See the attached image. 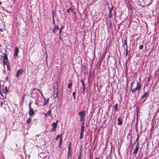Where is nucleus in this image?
<instances>
[{
  "label": "nucleus",
  "mask_w": 159,
  "mask_h": 159,
  "mask_svg": "<svg viewBox=\"0 0 159 159\" xmlns=\"http://www.w3.org/2000/svg\"><path fill=\"white\" fill-rule=\"evenodd\" d=\"M59 138H60V136L59 135H57L55 138V140L57 141Z\"/></svg>",
  "instance_id": "35"
},
{
  "label": "nucleus",
  "mask_w": 159,
  "mask_h": 159,
  "mask_svg": "<svg viewBox=\"0 0 159 159\" xmlns=\"http://www.w3.org/2000/svg\"><path fill=\"white\" fill-rule=\"evenodd\" d=\"M23 72V69H20L18 70L16 73V76L17 78H18L20 76V75Z\"/></svg>",
  "instance_id": "2"
},
{
  "label": "nucleus",
  "mask_w": 159,
  "mask_h": 159,
  "mask_svg": "<svg viewBox=\"0 0 159 159\" xmlns=\"http://www.w3.org/2000/svg\"><path fill=\"white\" fill-rule=\"evenodd\" d=\"M76 90L75 89V92H74L72 93V95L74 98V99H75V93L76 92Z\"/></svg>",
  "instance_id": "25"
},
{
  "label": "nucleus",
  "mask_w": 159,
  "mask_h": 159,
  "mask_svg": "<svg viewBox=\"0 0 159 159\" xmlns=\"http://www.w3.org/2000/svg\"><path fill=\"white\" fill-rule=\"evenodd\" d=\"M84 118V117H80V121H82Z\"/></svg>",
  "instance_id": "48"
},
{
  "label": "nucleus",
  "mask_w": 159,
  "mask_h": 159,
  "mask_svg": "<svg viewBox=\"0 0 159 159\" xmlns=\"http://www.w3.org/2000/svg\"><path fill=\"white\" fill-rule=\"evenodd\" d=\"M80 81L82 83V85L83 86H85V84L84 83L83 80L82 79H81V80H80Z\"/></svg>",
  "instance_id": "34"
},
{
  "label": "nucleus",
  "mask_w": 159,
  "mask_h": 159,
  "mask_svg": "<svg viewBox=\"0 0 159 159\" xmlns=\"http://www.w3.org/2000/svg\"><path fill=\"white\" fill-rule=\"evenodd\" d=\"M72 83L71 82L69 83L68 84V88H70L72 86Z\"/></svg>",
  "instance_id": "26"
},
{
  "label": "nucleus",
  "mask_w": 159,
  "mask_h": 159,
  "mask_svg": "<svg viewBox=\"0 0 159 159\" xmlns=\"http://www.w3.org/2000/svg\"><path fill=\"white\" fill-rule=\"evenodd\" d=\"M71 145V142L69 143V146H70Z\"/></svg>",
  "instance_id": "56"
},
{
  "label": "nucleus",
  "mask_w": 159,
  "mask_h": 159,
  "mask_svg": "<svg viewBox=\"0 0 159 159\" xmlns=\"http://www.w3.org/2000/svg\"><path fill=\"white\" fill-rule=\"evenodd\" d=\"M36 89V88H34L33 89V91H34V90Z\"/></svg>",
  "instance_id": "59"
},
{
  "label": "nucleus",
  "mask_w": 159,
  "mask_h": 159,
  "mask_svg": "<svg viewBox=\"0 0 159 159\" xmlns=\"http://www.w3.org/2000/svg\"><path fill=\"white\" fill-rule=\"evenodd\" d=\"M4 57L3 58V61H6L7 63L9 62H8V59L7 56L6 54H3Z\"/></svg>",
  "instance_id": "11"
},
{
  "label": "nucleus",
  "mask_w": 159,
  "mask_h": 159,
  "mask_svg": "<svg viewBox=\"0 0 159 159\" xmlns=\"http://www.w3.org/2000/svg\"><path fill=\"white\" fill-rule=\"evenodd\" d=\"M82 152V150L81 149H80V152H79V156H81Z\"/></svg>",
  "instance_id": "39"
},
{
  "label": "nucleus",
  "mask_w": 159,
  "mask_h": 159,
  "mask_svg": "<svg viewBox=\"0 0 159 159\" xmlns=\"http://www.w3.org/2000/svg\"><path fill=\"white\" fill-rule=\"evenodd\" d=\"M108 8L109 10V12H112V11L113 8V6H112L111 8H110L109 7H108Z\"/></svg>",
  "instance_id": "27"
},
{
  "label": "nucleus",
  "mask_w": 159,
  "mask_h": 159,
  "mask_svg": "<svg viewBox=\"0 0 159 159\" xmlns=\"http://www.w3.org/2000/svg\"><path fill=\"white\" fill-rule=\"evenodd\" d=\"M78 159H81V156H79Z\"/></svg>",
  "instance_id": "55"
},
{
  "label": "nucleus",
  "mask_w": 159,
  "mask_h": 159,
  "mask_svg": "<svg viewBox=\"0 0 159 159\" xmlns=\"http://www.w3.org/2000/svg\"><path fill=\"white\" fill-rule=\"evenodd\" d=\"M51 126H52V130H51V132L55 131H56V129L57 127L56 124V123H52L51 125Z\"/></svg>",
  "instance_id": "5"
},
{
  "label": "nucleus",
  "mask_w": 159,
  "mask_h": 159,
  "mask_svg": "<svg viewBox=\"0 0 159 159\" xmlns=\"http://www.w3.org/2000/svg\"><path fill=\"white\" fill-rule=\"evenodd\" d=\"M18 48L17 47H16L15 48V52L14 54V56L15 57V58L16 59L18 56Z\"/></svg>",
  "instance_id": "4"
},
{
  "label": "nucleus",
  "mask_w": 159,
  "mask_h": 159,
  "mask_svg": "<svg viewBox=\"0 0 159 159\" xmlns=\"http://www.w3.org/2000/svg\"><path fill=\"white\" fill-rule=\"evenodd\" d=\"M64 28V26H61V27L60 29H59V34H60L61 33L62 31V30Z\"/></svg>",
  "instance_id": "20"
},
{
  "label": "nucleus",
  "mask_w": 159,
  "mask_h": 159,
  "mask_svg": "<svg viewBox=\"0 0 159 159\" xmlns=\"http://www.w3.org/2000/svg\"><path fill=\"white\" fill-rule=\"evenodd\" d=\"M36 89L37 90H38L40 92V89Z\"/></svg>",
  "instance_id": "63"
},
{
  "label": "nucleus",
  "mask_w": 159,
  "mask_h": 159,
  "mask_svg": "<svg viewBox=\"0 0 159 159\" xmlns=\"http://www.w3.org/2000/svg\"><path fill=\"white\" fill-rule=\"evenodd\" d=\"M146 99L147 98H146L144 100H143V102H145Z\"/></svg>",
  "instance_id": "58"
},
{
  "label": "nucleus",
  "mask_w": 159,
  "mask_h": 159,
  "mask_svg": "<svg viewBox=\"0 0 159 159\" xmlns=\"http://www.w3.org/2000/svg\"><path fill=\"white\" fill-rule=\"evenodd\" d=\"M138 89V93H139V92L140 89H141V85L140 83L138 81L137 82V85L136 87Z\"/></svg>",
  "instance_id": "9"
},
{
  "label": "nucleus",
  "mask_w": 159,
  "mask_h": 159,
  "mask_svg": "<svg viewBox=\"0 0 159 159\" xmlns=\"http://www.w3.org/2000/svg\"><path fill=\"white\" fill-rule=\"evenodd\" d=\"M3 74H6V70L5 69H4L3 70Z\"/></svg>",
  "instance_id": "49"
},
{
  "label": "nucleus",
  "mask_w": 159,
  "mask_h": 159,
  "mask_svg": "<svg viewBox=\"0 0 159 159\" xmlns=\"http://www.w3.org/2000/svg\"><path fill=\"white\" fill-rule=\"evenodd\" d=\"M52 20H53V24L54 25V26H55V25H55V21H54V18L53 17L52 18Z\"/></svg>",
  "instance_id": "46"
},
{
  "label": "nucleus",
  "mask_w": 159,
  "mask_h": 159,
  "mask_svg": "<svg viewBox=\"0 0 159 159\" xmlns=\"http://www.w3.org/2000/svg\"><path fill=\"white\" fill-rule=\"evenodd\" d=\"M0 94L1 95V96L3 97V98H4V96L2 92H0Z\"/></svg>",
  "instance_id": "43"
},
{
  "label": "nucleus",
  "mask_w": 159,
  "mask_h": 159,
  "mask_svg": "<svg viewBox=\"0 0 159 159\" xmlns=\"http://www.w3.org/2000/svg\"><path fill=\"white\" fill-rule=\"evenodd\" d=\"M124 44L125 45H127V38L126 37L124 39Z\"/></svg>",
  "instance_id": "28"
},
{
  "label": "nucleus",
  "mask_w": 159,
  "mask_h": 159,
  "mask_svg": "<svg viewBox=\"0 0 159 159\" xmlns=\"http://www.w3.org/2000/svg\"><path fill=\"white\" fill-rule=\"evenodd\" d=\"M3 104V103L2 102V101H0V106H1L2 107V105Z\"/></svg>",
  "instance_id": "44"
},
{
  "label": "nucleus",
  "mask_w": 159,
  "mask_h": 159,
  "mask_svg": "<svg viewBox=\"0 0 159 159\" xmlns=\"http://www.w3.org/2000/svg\"><path fill=\"white\" fill-rule=\"evenodd\" d=\"M139 143L138 142L137 143L136 145L135 146V148L133 152V154L134 155H136L137 152L139 150Z\"/></svg>",
  "instance_id": "1"
},
{
  "label": "nucleus",
  "mask_w": 159,
  "mask_h": 159,
  "mask_svg": "<svg viewBox=\"0 0 159 159\" xmlns=\"http://www.w3.org/2000/svg\"><path fill=\"white\" fill-rule=\"evenodd\" d=\"M68 156H67V158L68 159L69 157H70V158H72V151H71L70 152H67Z\"/></svg>",
  "instance_id": "14"
},
{
  "label": "nucleus",
  "mask_w": 159,
  "mask_h": 159,
  "mask_svg": "<svg viewBox=\"0 0 159 159\" xmlns=\"http://www.w3.org/2000/svg\"><path fill=\"white\" fill-rule=\"evenodd\" d=\"M128 54V50H125V56H127Z\"/></svg>",
  "instance_id": "36"
},
{
  "label": "nucleus",
  "mask_w": 159,
  "mask_h": 159,
  "mask_svg": "<svg viewBox=\"0 0 159 159\" xmlns=\"http://www.w3.org/2000/svg\"><path fill=\"white\" fill-rule=\"evenodd\" d=\"M44 101L45 102L43 104L44 106H45L47 103H48L49 101V99H46L45 98H44Z\"/></svg>",
  "instance_id": "19"
},
{
  "label": "nucleus",
  "mask_w": 159,
  "mask_h": 159,
  "mask_svg": "<svg viewBox=\"0 0 159 159\" xmlns=\"http://www.w3.org/2000/svg\"><path fill=\"white\" fill-rule=\"evenodd\" d=\"M95 159H99L97 157V158H95Z\"/></svg>",
  "instance_id": "64"
},
{
  "label": "nucleus",
  "mask_w": 159,
  "mask_h": 159,
  "mask_svg": "<svg viewBox=\"0 0 159 159\" xmlns=\"http://www.w3.org/2000/svg\"><path fill=\"white\" fill-rule=\"evenodd\" d=\"M85 86H83L82 93H84V92L85 91Z\"/></svg>",
  "instance_id": "37"
},
{
  "label": "nucleus",
  "mask_w": 159,
  "mask_h": 159,
  "mask_svg": "<svg viewBox=\"0 0 159 159\" xmlns=\"http://www.w3.org/2000/svg\"><path fill=\"white\" fill-rule=\"evenodd\" d=\"M8 79V77L7 76L6 78V80H7Z\"/></svg>",
  "instance_id": "57"
},
{
  "label": "nucleus",
  "mask_w": 159,
  "mask_h": 159,
  "mask_svg": "<svg viewBox=\"0 0 159 159\" xmlns=\"http://www.w3.org/2000/svg\"><path fill=\"white\" fill-rule=\"evenodd\" d=\"M126 48H125V50H128V47L127 46V45H126Z\"/></svg>",
  "instance_id": "53"
},
{
  "label": "nucleus",
  "mask_w": 159,
  "mask_h": 159,
  "mask_svg": "<svg viewBox=\"0 0 159 159\" xmlns=\"http://www.w3.org/2000/svg\"><path fill=\"white\" fill-rule=\"evenodd\" d=\"M64 134V132H62L61 134L59 135L60 136V139H62V135Z\"/></svg>",
  "instance_id": "32"
},
{
  "label": "nucleus",
  "mask_w": 159,
  "mask_h": 159,
  "mask_svg": "<svg viewBox=\"0 0 159 159\" xmlns=\"http://www.w3.org/2000/svg\"><path fill=\"white\" fill-rule=\"evenodd\" d=\"M0 31H1L2 32V31H3V30L1 28V29H0Z\"/></svg>",
  "instance_id": "62"
},
{
  "label": "nucleus",
  "mask_w": 159,
  "mask_h": 159,
  "mask_svg": "<svg viewBox=\"0 0 159 159\" xmlns=\"http://www.w3.org/2000/svg\"><path fill=\"white\" fill-rule=\"evenodd\" d=\"M151 79V78L150 77H149V78H148V82H149V81Z\"/></svg>",
  "instance_id": "51"
},
{
  "label": "nucleus",
  "mask_w": 159,
  "mask_h": 159,
  "mask_svg": "<svg viewBox=\"0 0 159 159\" xmlns=\"http://www.w3.org/2000/svg\"><path fill=\"white\" fill-rule=\"evenodd\" d=\"M108 16H109V17L110 19L111 18V17H112V12H109V14H108Z\"/></svg>",
  "instance_id": "31"
},
{
  "label": "nucleus",
  "mask_w": 159,
  "mask_h": 159,
  "mask_svg": "<svg viewBox=\"0 0 159 159\" xmlns=\"http://www.w3.org/2000/svg\"><path fill=\"white\" fill-rule=\"evenodd\" d=\"M52 17L54 18V17L55 16V11H52Z\"/></svg>",
  "instance_id": "33"
},
{
  "label": "nucleus",
  "mask_w": 159,
  "mask_h": 159,
  "mask_svg": "<svg viewBox=\"0 0 159 159\" xmlns=\"http://www.w3.org/2000/svg\"><path fill=\"white\" fill-rule=\"evenodd\" d=\"M137 90H138V89L136 87H135V88H134L133 89H132V90H131L130 91V92L131 91L132 92V93H133L135 92Z\"/></svg>",
  "instance_id": "17"
},
{
  "label": "nucleus",
  "mask_w": 159,
  "mask_h": 159,
  "mask_svg": "<svg viewBox=\"0 0 159 159\" xmlns=\"http://www.w3.org/2000/svg\"><path fill=\"white\" fill-rule=\"evenodd\" d=\"M70 8H69V9H67V12L68 13H69L70 12Z\"/></svg>",
  "instance_id": "47"
},
{
  "label": "nucleus",
  "mask_w": 159,
  "mask_h": 159,
  "mask_svg": "<svg viewBox=\"0 0 159 159\" xmlns=\"http://www.w3.org/2000/svg\"><path fill=\"white\" fill-rule=\"evenodd\" d=\"M149 93L148 92H147L144 93V94L142 96L141 99H143L145 98H147L149 95Z\"/></svg>",
  "instance_id": "3"
},
{
  "label": "nucleus",
  "mask_w": 159,
  "mask_h": 159,
  "mask_svg": "<svg viewBox=\"0 0 159 159\" xmlns=\"http://www.w3.org/2000/svg\"><path fill=\"white\" fill-rule=\"evenodd\" d=\"M118 122L117 123V124L119 125H122V119L120 117H119L118 119Z\"/></svg>",
  "instance_id": "12"
},
{
  "label": "nucleus",
  "mask_w": 159,
  "mask_h": 159,
  "mask_svg": "<svg viewBox=\"0 0 159 159\" xmlns=\"http://www.w3.org/2000/svg\"><path fill=\"white\" fill-rule=\"evenodd\" d=\"M143 45H141L139 46V49L140 50H141L143 48Z\"/></svg>",
  "instance_id": "38"
},
{
  "label": "nucleus",
  "mask_w": 159,
  "mask_h": 159,
  "mask_svg": "<svg viewBox=\"0 0 159 159\" xmlns=\"http://www.w3.org/2000/svg\"><path fill=\"white\" fill-rule=\"evenodd\" d=\"M70 10L72 11V12H73V9H72L71 7H70Z\"/></svg>",
  "instance_id": "54"
},
{
  "label": "nucleus",
  "mask_w": 159,
  "mask_h": 159,
  "mask_svg": "<svg viewBox=\"0 0 159 159\" xmlns=\"http://www.w3.org/2000/svg\"><path fill=\"white\" fill-rule=\"evenodd\" d=\"M84 121L82 123L81 127H84Z\"/></svg>",
  "instance_id": "42"
},
{
  "label": "nucleus",
  "mask_w": 159,
  "mask_h": 159,
  "mask_svg": "<svg viewBox=\"0 0 159 159\" xmlns=\"http://www.w3.org/2000/svg\"><path fill=\"white\" fill-rule=\"evenodd\" d=\"M58 120H57L56 121V122H55V123H56V125L57 126V122H58Z\"/></svg>",
  "instance_id": "52"
},
{
  "label": "nucleus",
  "mask_w": 159,
  "mask_h": 159,
  "mask_svg": "<svg viewBox=\"0 0 159 159\" xmlns=\"http://www.w3.org/2000/svg\"><path fill=\"white\" fill-rule=\"evenodd\" d=\"M31 117H30L27 120H26V123L28 124H29L31 121Z\"/></svg>",
  "instance_id": "22"
},
{
  "label": "nucleus",
  "mask_w": 159,
  "mask_h": 159,
  "mask_svg": "<svg viewBox=\"0 0 159 159\" xmlns=\"http://www.w3.org/2000/svg\"><path fill=\"white\" fill-rule=\"evenodd\" d=\"M1 57H2L3 58L4 57V55H1Z\"/></svg>",
  "instance_id": "61"
},
{
  "label": "nucleus",
  "mask_w": 159,
  "mask_h": 159,
  "mask_svg": "<svg viewBox=\"0 0 159 159\" xmlns=\"http://www.w3.org/2000/svg\"><path fill=\"white\" fill-rule=\"evenodd\" d=\"M134 82H131L130 84V86H129V88L130 89V90H132V88H133V84H134Z\"/></svg>",
  "instance_id": "24"
},
{
  "label": "nucleus",
  "mask_w": 159,
  "mask_h": 159,
  "mask_svg": "<svg viewBox=\"0 0 159 159\" xmlns=\"http://www.w3.org/2000/svg\"><path fill=\"white\" fill-rule=\"evenodd\" d=\"M70 150H71L70 146H68V152H71Z\"/></svg>",
  "instance_id": "41"
},
{
  "label": "nucleus",
  "mask_w": 159,
  "mask_h": 159,
  "mask_svg": "<svg viewBox=\"0 0 159 159\" xmlns=\"http://www.w3.org/2000/svg\"><path fill=\"white\" fill-rule=\"evenodd\" d=\"M31 102H30L29 104V109H32V108L31 107Z\"/></svg>",
  "instance_id": "40"
},
{
  "label": "nucleus",
  "mask_w": 159,
  "mask_h": 159,
  "mask_svg": "<svg viewBox=\"0 0 159 159\" xmlns=\"http://www.w3.org/2000/svg\"><path fill=\"white\" fill-rule=\"evenodd\" d=\"M3 66H5L6 65V63H7V62L6 61H3Z\"/></svg>",
  "instance_id": "45"
},
{
  "label": "nucleus",
  "mask_w": 159,
  "mask_h": 159,
  "mask_svg": "<svg viewBox=\"0 0 159 159\" xmlns=\"http://www.w3.org/2000/svg\"><path fill=\"white\" fill-rule=\"evenodd\" d=\"M62 139H60L58 143V147L60 149L62 148L61 144L62 143Z\"/></svg>",
  "instance_id": "13"
},
{
  "label": "nucleus",
  "mask_w": 159,
  "mask_h": 159,
  "mask_svg": "<svg viewBox=\"0 0 159 159\" xmlns=\"http://www.w3.org/2000/svg\"><path fill=\"white\" fill-rule=\"evenodd\" d=\"M59 38L60 39V40H62V38L61 37V36L60 34H59Z\"/></svg>",
  "instance_id": "50"
},
{
  "label": "nucleus",
  "mask_w": 159,
  "mask_h": 159,
  "mask_svg": "<svg viewBox=\"0 0 159 159\" xmlns=\"http://www.w3.org/2000/svg\"><path fill=\"white\" fill-rule=\"evenodd\" d=\"M57 92L55 93V94L56 95V97H55V98H58V87H57Z\"/></svg>",
  "instance_id": "23"
},
{
  "label": "nucleus",
  "mask_w": 159,
  "mask_h": 159,
  "mask_svg": "<svg viewBox=\"0 0 159 159\" xmlns=\"http://www.w3.org/2000/svg\"><path fill=\"white\" fill-rule=\"evenodd\" d=\"M84 127H81V133H84Z\"/></svg>",
  "instance_id": "30"
},
{
  "label": "nucleus",
  "mask_w": 159,
  "mask_h": 159,
  "mask_svg": "<svg viewBox=\"0 0 159 159\" xmlns=\"http://www.w3.org/2000/svg\"><path fill=\"white\" fill-rule=\"evenodd\" d=\"M85 111L83 110V111H80L78 113V115L80 116V117H84L85 115Z\"/></svg>",
  "instance_id": "6"
},
{
  "label": "nucleus",
  "mask_w": 159,
  "mask_h": 159,
  "mask_svg": "<svg viewBox=\"0 0 159 159\" xmlns=\"http://www.w3.org/2000/svg\"><path fill=\"white\" fill-rule=\"evenodd\" d=\"M3 92L5 94L8 93V90L7 89V86H6L5 88V89L3 90Z\"/></svg>",
  "instance_id": "16"
},
{
  "label": "nucleus",
  "mask_w": 159,
  "mask_h": 159,
  "mask_svg": "<svg viewBox=\"0 0 159 159\" xmlns=\"http://www.w3.org/2000/svg\"><path fill=\"white\" fill-rule=\"evenodd\" d=\"M83 135H84V133H81L80 134V139H81L83 137Z\"/></svg>",
  "instance_id": "29"
},
{
  "label": "nucleus",
  "mask_w": 159,
  "mask_h": 159,
  "mask_svg": "<svg viewBox=\"0 0 159 159\" xmlns=\"http://www.w3.org/2000/svg\"><path fill=\"white\" fill-rule=\"evenodd\" d=\"M7 70L8 71H10L11 70V68L10 66V64L9 62H8L7 64Z\"/></svg>",
  "instance_id": "15"
},
{
  "label": "nucleus",
  "mask_w": 159,
  "mask_h": 159,
  "mask_svg": "<svg viewBox=\"0 0 159 159\" xmlns=\"http://www.w3.org/2000/svg\"><path fill=\"white\" fill-rule=\"evenodd\" d=\"M59 29V27L57 25H55L54 28L52 30V32L53 33H55L56 31L57 30H58Z\"/></svg>",
  "instance_id": "10"
},
{
  "label": "nucleus",
  "mask_w": 159,
  "mask_h": 159,
  "mask_svg": "<svg viewBox=\"0 0 159 159\" xmlns=\"http://www.w3.org/2000/svg\"><path fill=\"white\" fill-rule=\"evenodd\" d=\"M40 93H41V95H42V96H43V93H42V92H41V91H40Z\"/></svg>",
  "instance_id": "60"
},
{
  "label": "nucleus",
  "mask_w": 159,
  "mask_h": 159,
  "mask_svg": "<svg viewBox=\"0 0 159 159\" xmlns=\"http://www.w3.org/2000/svg\"><path fill=\"white\" fill-rule=\"evenodd\" d=\"M118 104L117 103H116L114 106V110L116 111H117L118 110Z\"/></svg>",
  "instance_id": "18"
},
{
  "label": "nucleus",
  "mask_w": 159,
  "mask_h": 159,
  "mask_svg": "<svg viewBox=\"0 0 159 159\" xmlns=\"http://www.w3.org/2000/svg\"><path fill=\"white\" fill-rule=\"evenodd\" d=\"M35 112L33 109H29V114L30 116H33L34 115Z\"/></svg>",
  "instance_id": "8"
},
{
  "label": "nucleus",
  "mask_w": 159,
  "mask_h": 159,
  "mask_svg": "<svg viewBox=\"0 0 159 159\" xmlns=\"http://www.w3.org/2000/svg\"><path fill=\"white\" fill-rule=\"evenodd\" d=\"M51 109H50V110L48 111L47 113L44 114V116H45L48 117V116H51L52 115L51 114Z\"/></svg>",
  "instance_id": "7"
},
{
  "label": "nucleus",
  "mask_w": 159,
  "mask_h": 159,
  "mask_svg": "<svg viewBox=\"0 0 159 159\" xmlns=\"http://www.w3.org/2000/svg\"><path fill=\"white\" fill-rule=\"evenodd\" d=\"M137 138L136 139V141H135V143H134V144H133V145H134V144L136 142H138V143H139V134H138L137 135Z\"/></svg>",
  "instance_id": "21"
}]
</instances>
